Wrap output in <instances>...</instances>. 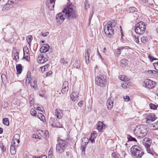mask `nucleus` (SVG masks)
<instances>
[{
  "instance_id": "f257e3e1",
  "label": "nucleus",
  "mask_w": 158,
  "mask_h": 158,
  "mask_svg": "<svg viewBox=\"0 0 158 158\" xmlns=\"http://www.w3.org/2000/svg\"><path fill=\"white\" fill-rule=\"evenodd\" d=\"M62 12L65 14L64 17L71 21L76 19L78 16L76 7L71 5L67 6Z\"/></svg>"
},
{
  "instance_id": "f03ea898",
  "label": "nucleus",
  "mask_w": 158,
  "mask_h": 158,
  "mask_svg": "<svg viewBox=\"0 0 158 158\" xmlns=\"http://www.w3.org/2000/svg\"><path fill=\"white\" fill-rule=\"evenodd\" d=\"M135 135L140 137L145 136L148 133L147 128L143 125L137 126L133 130Z\"/></svg>"
},
{
  "instance_id": "7ed1b4c3",
  "label": "nucleus",
  "mask_w": 158,
  "mask_h": 158,
  "mask_svg": "<svg viewBox=\"0 0 158 158\" xmlns=\"http://www.w3.org/2000/svg\"><path fill=\"white\" fill-rule=\"evenodd\" d=\"M131 152L132 156L137 158H141L144 154L142 148L138 145H135L132 146L131 149Z\"/></svg>"
},
{
  "instance_id": "20e7f679",
  "label": "nucleus",
  "mask_w": 158,
  "mask_h": 158,
  "mask_svg": "<svg viewBox=\"0 0 158 158\" xmlns=\"http://www.w3.org/2000/svg\"><path fill=\"white\" fill-rule=\"evenodd\" d=\"M95 83L99 86L106 87L107 84L106 76L105 75L97 76L95 79Z\"/></svg>"
},
{
  "instance_id": "39448f33",
  "label": "nucleus",
  "mask_w": 158,
  "mask_h": 158,
  "mask_svg": "<svg viewBox=\"0 0 158 158\" xmlns=\"http://www.w3.org/2000/svg\"><path fill=\"white\" fill-rule=\"evenodd\" d=\"M59 140V143L56 144V150L57 152L61 153L64 152L65 147L67 146L68 143L65 142L67 139H60Z\"/></svg>"
},
{
  "instance_id": "423d86ee",
  "label": "nucleus",
  "mask_w": 158,
  "mask_h": 158,
  "mask_svg": "<svg viewBox=\"0 0 158 158\" xmlns=\"http://www.w3.org/2000/svg\"><path fill=\"white\" fill-rule=\"evenodd\" d=\"M146 28L145 23L140 21L135 24V31L138 34H142L145 32Z\"/></svg>"
},
{
  "instance_id": "0eeeda50",
  "label": "nucleus",
  "mask_w": 158,
  "mask_h": 158,
  "mask_svg": "<svg viewBox=\"0 0 158 158\" xmlns=\"http://www.w3.org/2000/svg\"><path fill=\"white\" fill-rule=\"evenodd\" d=\"M143 143L145 146L148 153L153 156L154 152L150 148V146L152 143L151 140L149 138L146 137L143 140Z\"/></svg>"
},
{
  "instance_id": "6e6552de",
  "label": "nucleus",
  "mask_w": 158,
  "mask_h": 158,
  "mask_svg": "<svg viewBox=\"0 0 158 158\" xmlns=\"http://www.w3.org/2000/svg\"><path fill=\"white\" fill-rule=\"evenodd\" d=\"M31 73H29L28 72L27 75L26 82H27L28 83H30V85L31 87H32L35 90L37 89V81L35 78H32L30 76Z\"/></svg>"
},
{
  "instance_id": "1a4fd4ad",
  "label": "nucleus",
  "mask_w": 158,
  "mask_h": 158,
  "mask_svg": "<svg viewBox=\"0 0 158 158\" xmlns=\"http://www.w3.org/2000/svg\"><path fill=\"white\" fill-rule=\"evenodd\" d=\"M104 31L107 37L109 38L113 37L114 34V29L106 25L104 27Z\"/></svg>"
},
{
  "instance_id": "9d476101",
  "label": "nucleus",
  "mask_w": 158,
  "mask_h": 158,
  "mask_svg": "<svg viewBox=\"0 0 158 158\" xmlns=\"http://www.w3.org/2000/svg\"><path fill=\"white\" fill-rule=\"evenodd\" d=\"M156 85L155 82L150 79H146L143 82V85L149 89H152Z\"/></svg>"
},
{
  "instance_id": "9b49d317",
  "label": "nucleus",
  "mask_w": 158,
  "mask_h": 158,
  "mask_svg": "<svg viewBox=\"0 0 158 158\" xmlns=\"http://www.w3.org/2000/svg\"><path fill=\"white\" fill-rule=\"evenodd\" d=\"M49 123L53 127L62 128V125L58 121L56 118L51 117L50 119Z\"/></svg>"
},
{
  "instance_id": "f8f14e48",
  "label": "nucleus",
  "mask_w": 158,
  "mask_h": 158,
  "mask_svg": "<svg viewBox=\"0 0 158 158\" xmlns=\"http://www.w3.org/2000/svg\"><path fill=\"white\" fill-rule=\"evenodd\" d=\"M15 4L16 2L15 0H9L7 3L4 6L2 10L4 11L8 10Z\"/></svg>"
},
{
  "instance_id": "ddd939ff",
  "label": "nucleus",
  "mask_w": 158,
  "mask_h": 158,
  "mask_svg": "<svg viewBox=\"0 0 158 158\" xmlns=\"http://www.w3.org/2000/svg\"><path fill=\"white\" fill-rule=\"evenodd\" d=\"M145 118L147 123H150L154 121L157 118L155 115L153 113L146 114Z\"/></svg>"
},
{
  "instance_id": "4468645a",
  "label": "nucleus",
  "mask_w": 158,
  "mask_h": 158,
  "mask_svg": "<svg viewBox=\"0 0 158 158\" xmlns=\"http://www.w3.org/2000/svg\"><path fill=\"white\" fill-rule=\"evenodd\" d=\"M48 59V57L46 53H44L40 56H39L37 58V61L40 64H43L46 62Z\"/></svg>"
},
{
  "instance_id": "2eb2a0df",
  "label": "nucleus",
  "mask_w": 158,
  "mask_h": 158,
  "mask_svg": "<svg viewBox=\"0 0 158 158\" xmlns=\"http://www.w3.org/2000/svg\"><path fill=\"white\" fill-rule=\"evenodd\" d=\"M56 0H47L46 5L47 7L50 10H53L55 6Z\"/></svg>"
},
{
  "instance_id": "dca6fc26",
  "label": "nucleus",
  "mask_w": 158,
  "mask_h": 158,
  "mask_svg": "<svg viewBox=\"0 0 158 158\" xmlns=\"http://www.w3.org/2000/svg\"><path fill=\"white\" fill-rule=\"evenodd\" d=\"M23 57L27 61H29L30 59L29 50L27 47L25 46L23 48Z\"/></svg>"
},
{
  "instance_id": "f3484780",
  "label": "nucleus",
  "mask_w": 158,
  "mask_h": 158,
  "mask_svg": "<svg viewBox=\"0 0 158 158\" xmlns=\"http://www.w3.org/2000/svg\"><path fill=\"white\" fill-rule=\"evenodd\" d=\"M65 17L62 13H59L56 15V19L57 23L60 24L64 21Z\"/></svg>"
},
{
  "instance_id": "a211bd4d",
  "label": "nucleus",
  "mask_w": 158,
  "mask_h": 158,
  "mask_svg": "<svg viewBox=\"0 0 158 158\" xmlns=\"http://www.w3.org/2000/svg\"><path fill=\"white\" fill-rule=\"evenodd\" d=\"M69 89L68 82V81H65L63 83L61 92L63 94H64L68 91Z\"/></svg>"
},
{
  "instance_id": "6ab92c4d",
  "label": "nucleus",
  "mask_w": 158,
  "mask_h": 158,
  "mask_svg": "<svg viewBox=\"0 0 158 158\" xmlns=\"http://www.w3.org/2000/svg\"><path fill=\"white\" fill-rule=\"evenodd\" d=\"M97 125V129L100 132H102V130L105 129L106 127L105 124L100 121H99L98 122Z\"/></svg>"
},
{
  "instance_id": "aec40b11",
  "label": "nucleus",
  "mask_w": 158,
  "mask_h": 158,
  "mask_svg": "<svg viewBox=\"0 0 158 158\" xmlns=\"http://www.w3.org/2000/svg\"><path fill=\"white\" fill-rule=\"evenodd\" d=\"M50 46L48 44H44L40 49V52L41 53H45L49 50Z\"/></svg>"
},
{
  "instance_id": "412c9836",
  "label": "nucleus",
  "mask_w": 158,
  "mask_h": 158,
  "mask_svg": "<svg viewBox=\"0 0 158 158\" xmlns=\"http://www.w3.org/2000/svg\"><path fill=\"white\" fill-rule=\"evenodd\" d=\"M91 52V50L89 48H88L87 49V51H85V60L86 64H88L89 63V53Z\"/></svg>"
},
{
  "instance_id": "4be33fe9",
  "label": "nucleus",
  "mask_w": 158,
  "mask_h": 158,
  "mask_svg": "<svg viewBox=\"0 0 158 158\" xmlns=\"http://www.w3.org/2000/svg\"><path fill=\"white\" fill-rule=\"evenodd\" d=\"M78 93L77 92H73L70 95L72 100L74 102L77 101L78 98Z\"/></svg>"
},
{
  "instance_id": "5701e85b",
  "label": "nucleus",
  "mask_w": 158,
  "mask_h": 158,
  "mask_svg": "<svg viewBox=\"0 0 158 158\" xmlns=\"http://www.w3.org/2000/svg\"><path fill=\"white\" fill-rule=\"evenodd\" d=\"M113 101L110 99H108L107 101L106 105L107 108L108 110H111L113 106Z\"/></svg>"
},
{
  "instance_id": "b1692460",
  "label": "nucleus",
  "mask_w": 158,
  "mask_h": 158,
  "mask_svg": "<svg viewBox=\"0 0 158 158\" xmlns=\"http://www.w3.org/2000/svg\"><path fill=\"white\" fill-rule=\"evenodd\" d=\"M116 24V22L114 20H111L107 23L106 25L113 28Z\"/></svg>"
},
{
  "instance_id": "393cba45",
  "label": "nucleus",
  "mask_w": 158,
  "mask_h": 158,
  "mask_svg": "<svg viewBox=\"0 0 158 158\" xmlns=\"http://www.w3.org/2000/svg\"><path fill=\"white\" fill-rule=\"evenodd\" d=\"M118 77L121 80L124 82L128 81L130 80V79L129 78L124 75H120Z\"/></svg>"
},
{
  "instance_id": "a878e982",
  "label": "nucleus",
  "mask_w": 158,
  "mask_h": 158,
  "mask_svg": "<svg viewBox=\"0 0 158 158\" xmlns=\"http://www.w3.org/2000/svg\"><path fill=\"white\" fill-rule=\"evenodd\" d=\"M18 146V144H16L15 145H11L10 147V152L12 155L14 154L16 152V150L15 148V146Z\"/></svg>"
},
{
  "instance_id": "bb28decb",
  "label": "nucleus",
  "mask_w": 158,
  "mask_h": 158,
  "mask_svg": "<svg viewBox=\"0 0 158 158\" xmlns=\"http://www.w3.org/2000/svg\"><path fill=\"white\" fill-rule=\"evenodd\" d=\"M16 69L17 74H20L22 73V65L21 64H18L16 66Z\"/></svg>"
},
{
  "instance_id": "cd10ccee",
  "label": "nucleus",
  "mask_w": 158,
  "mask_h": 158,
  "mask_svg": "<svg viewBox=\"0 0 158 158\" xmlns=\"http://www.w3.org/2000/svg\"><path fill=\"white\" fill-rule=\"evenodd\" d=\"M150 129L152 130H156L158 129V121L155 123L152 124L150 127Z\"/></svg>"
},
{
  "instance_id": "c85d7f7f",
  "label": "nucleus",
  "mask_w": 158,
  "mask_h": 158,
  "mask_svg": "<svg viewBox=\"0 0 158 158\" xmlns=\"http://www.w3.org/2000/svg\"><path fill=\"white\" fill-rule=\"evenodd\" d=\"M40 134V135L44 137H48L49 136L48 132V131H41Z\"/></svg>"
},
{
  "instance_id": "c756f323",
  "label": "nucleus",
  "mask_w": 158,
  "mask_h": 158,
  "mask_svg": "<svg viewBox=\"0 0 158 158\" xmlns=\"http://www.w3.org/2000/svg\"><path fill=\"white\" fill-rule=\"evenodd\" d=\"M49 67V64H47L45 65L42 66L40 67V68L41 69V71L42 72H44L46 70H47L48 68Z\"/></svg>"
},
{
  "instance_id": "7c9ffc66",
  "label": "nucleus",
  "mask_w": 158,
  "mask_h": 158,
  "mask_svg": "<svg viewBox=\"0 0 158 158\" xmlns=\"http://www.w3.org/2000/svg\"><path fill=\"white\" fill-rule=\"evenodd\" d=\"M121 63L123 67L125 66L128 64V61L126 59H123L121 60Z\"/></svg>"
},
{
  "instance_id": "2f4dec72",
  "label": "nucleus",
  "mask_w": 158,
  "mask_h": 158,
  "mask_svg": "<svg viewBox=\"0 0 158 158\" xmlns=\"http://www.w3.org/2000/svg\"><path fill=\"white\" fill-rule=\"evenodd\" d=\"M60 110L59 112V111L57 110H56L55 112V115L56 116L57 118L58 119L62 117L61 114H62V113H60Z\"/></svg>"
},
{
  "instance_id": "473e14b6",
  "label": "nucleus",
  "mask_w": 158,
  "mask_h": 158,
  "mask_svg": "<svg viewBox=\"0 0 158 158\" xmlns=\"http://www.w3.org/2000/svg\"><path fill=\"white\" fill-rule=\"evenodd\" d=\"M38 117L41 120L44 122L45 120V117L41 113H38L37 114Z\"/></svg>"
},
{
  "instance_id": "72a5a7b5",
  "label": "nucleus",
  "mask_w": 158,
  "mask_h": 158,
  "mask_svg": "<svg viewBox=\"0 0 158 158\" xmlns=\"http://www.w3.org/2000/svg\"><path fill=\"white\" fill-rule=\"evenodd\" d=\"M19 52H16L13 54V56H14V59L16 62H18L19 60Z\"/></svg>"
},
{
  "instance_id": "f704fd0d",
  "label": "nucleus",
  "mask_w": 158,
  "mask_h": 158,
  "mask_svg": "<svg viewBox=\"0 0 158 158\" xmlns=\"http://www.w3.org/2000/svg\"><path fill=\"white\" fill-rule=\"evenodd\" d=\"M130 86L128 81L124 82L122 85V87L124 89L128 88Z\"/></svg>"
},
{
  "instance_id": "c9c22d12",
  "label": "nucleus",
  "mask_w": 158,
  "mask_h": 158,
  "mask_svg": "<svg viewBox=\"0 0 158 158\" xmlns=\"http://www.w3.org/2000/svg\"><path fill=\"white\" fill-rule=\"evenodd\" d=\"M129 10L130 13H133L137 12L138 11L137 9L135 7H132L129 8Z\"/></svg>"
},
{
  "instance_id": "e433bc0d",
  "label": "nucleus",
  "mask_w": 158,
  "mask_h": 158,
  "mask_svg": "<svg viewBox=\"0 0 158 158\" xmlns=\"http://www.w3.org/2000/svg\"><path fill=\"white\" fill-rule=\"evenodd\" d=\"M84 4L85 9L87 10L90 7L89 4V3L88 1L87 0H85Z\"/></svg>"
},
{
  "instance_id": "4c0bfd02",
  "label": "nucleus",
  "mask_w": 158,
  "mask_h": 158,
  "mask_svg": "<svg viewBox=\"0 0 158 158\" xmlns=\"http://www.w3.org/2000/svg\"><path fill=\"white\" fill-rule=\"evenodd\" d=\"M3 123L4 125L8 126L9 124V122L7 118H4L3 119Z\"/></svg>"
},
{
  "instance_id": "58836bf2",
  "label": "nucleus",
  "mask_w": 158,
  "mask_h": 158,
  "mask_svg": "<svg viewBox=\"0 0 158 158\" xmlns=\"http://www.w3.org/2000/svg\"><path fill=\"white\" fill-rule=\"evenodd\" d=\"M127 138L128 141H133L136 142V139L135 138H134L130 136V135H128Z\"/></svg>"
},
{
  "instance_id": "ea45409f",
  "label": "nucleus",
  "mask_w": 158,
  "mask_h": 158,
  "mask_svg": "<svg viewBox=\"0 0 158 158\" xmlns=\"http://www.w3.org/2000/svg\"><path fill=\"white\" fill-rule=\"evenodd\" d=\"M112 158H119V155L115 152H113L111 154Z\"/></svg>"
},
{
  "instance_id": "a19ab883",
  "label": "nucleus",
  "mask_w": 158,
  "mask_h": 158,
  "mask_svg": "<svg viewBox=\"0 0 158 158\" xmlns=\"http://www.w3.org/2000/svg\"><path fill=\"white\" fill-rule=\"evenodd\" d=\"M124 49V47H121L118 48L117 49V56H119L121 53V50Z\"/></svg>"
},
{
  "instance_id": "79ce46f5",
  "label": "nucleus",
  "mask_w": 158,
  "mask_h": 158,
  "mask_svg": "<svg viewBox=\"0 0 158 158\" xmlns=\"http://www.w3.org/2000/svg\"><path fill=\"white\" fill-rule=\"evenodd\" d=\"M151 109L156 110L157 109L158 106L155 105L152 103H150L149 105Z\"/></svg>"
},
{
  "instance_id": "37998d69",
  "label": "nucleus",
  "mask_w": 158,
  "mask_h": 158,
  "mask_svg": "<svg viewBox=\"0 0 158 158\" xmlns=\"http://www.w3.org/2000/svg\"><path fill=\"white\" fill-rule=\"evenodd\" d=\"M82 140L83 143H85V145H87L88 143L89 140L88 138L86 137L83 138Z\"/></svg>"
},
{
  "instance_id": "c03bdc74",
  "label": "nucleus",
  "mask_w": 158,
  "mask_h": 158,
  "mask_svg": "<svg viewBox=\"0 0 158 158\" xmlns=\"http://www.w3.org/2000/svg\"><path fill=\"white\" fill-rule=\"evenodd\" d=\"M74 66L77 68H78L80 67V62L79 61H77L76 62L73 64Z\"/></svg>"
},
{
  "instance_id": "a18cd8bd",
  "label": "nucleus",
  "mask_w": 158,
  "mask_h": 158,
  "mask_svg": "<svg viewBox=\"0 0 158 158\" xmlns=\"http://www.w3.org/2000/svg\"><path fill=\"white\" fill-rule=\"evenodd\" d=\"M20 135L19 134H16L14 136L13 139H15L18 140V141H19L20 139Z\"/></svg>"
},
{
  "instance_id": "49530a36",
  "label": "nucleus",
  "mask_w": 158,
  "mask_h": 158,
  "mask_svg": "<svg viewBox=\"0 0 158 158\" xmlns=\"http://www.w3.org/2000/svg\"><path fill=\"white\" fill-rule=\"evenodd\" d=\"M148 58L151 61H152L153 60H157V59L156 58H154L150 54H149L148 56Z\"/></svg>"
},
{
  "instance_id": "de8ad7c7",
  "label": "nucleus",
  "mask_w": 158,
  "mask_h": 158,
  "mask_svg": "<svg viewBox=\"0 0 158 158\" xmlns=\"http://www.w3.org/2000/svg\"><path fill=\"white\" fill-rule=\"evenodd\" d=\"M27 39L29 40L28 42V44L30 45L31 43V41L33 39V37L32 35H29L27 36Z\"/></svg>"
},
{
  "instance_id": "09e8293b",
  "label": "nucleus",
  "mask_w": 158,
  "mask_h": 158,
  "mask_svg": "<svg viewBox=\"0 0 158 158\" xmlns=\"http://www.w3.org/2000/svg\"><path fill=\"white\" fill-rule=\"evenodd\" d=\"M153 66L155 69L158 71V61L154 63H153Z\"/></svg>"
},
{
  "instance_id": "8fccbe9b",
  "label": "nucleus",
  "mask_w": 158,
  "mask_h": 158,
  "mask_svg": "<svg viewBox=\"0 0 158 158\" xmlns=\"http://www.w3.org/2000/svg\"><path fill=\"white\" fill-rule=\"evenodd\" d=\"M60 62L61 63H63L64 64H67L68 62V61L65 60L63 58H62L60 59Z\"/></svg>"
},
{
  "instance_id": "3c124183",
  "label": "nucleus",
  "mask_w": 158,
  "mask_h": 158,
  "mask_svg": "<svg viewBox=\"0 0 158 158\" xmlns=\"http://www.w3.org/2000/svg\"><path fill=\"white\" fill-rule=\"evenodd\" d=\"M97 136V132L95 131H93L91 134V137L96 138Z\"/></svg>"
},
{
  "instance_id": "603ef678",
  "label": "nucleus",
  "mask_w": 158,
  "mask_h": 158,
  "mask_svg": "<svg viewBox=\"0 0 158 158\" xmlns=\"http://www.w3.org/2000/svg\"><path fill=\"white\" fill-rule=\"evenodd\" d=\"M1 146L0 147L1 148L2 150L4 152H5L6 151V148L3 145V143H1Z\"/></svg>"
},
{
  "instance_id": "864d4df0",
  "label": "nucleus",
  "mask_w": 158,
  "mask_h": 158,
  "mask_svg": "<svg viewBox=\"0 0 158 158\" xmlns=\"http://www.w3.org/2000/svg\"><path fill=\"white\" fill-rule=\"evenodd\" d=\"M16 142L17 143V144H18L20 142V140H19V141H18V139L16 140L15 139H13L12 140L11 142L12 144H15Z\"/></svg>"
},
{
  "instance_id": "5fc2aeb1",
  "label": "nucleus",
  "mask_w": 158,
  "mask_h": 158,
  "mask_svg": "<svg viewBox=\"0 0 158 158\" xmlns=\"http://www.w3.org/2000/svg\"><path fill=\"white\" fill-rule=\"evenodd\" d=\"M123 98L126 102H128L130 99L129 97L128 96H124Z\"/></svg>"
},
{
  "instance_id": "6e6d98bb",
  "label": "nucleus",
  "mask_w": 158,
  "mask_h": 158,
  "mask_svg": "<svg viewBox=\"0 0 158 158\" xmlns=\"http://www.w3.org/2000/svg\"><path fill=\"white\" fill-rule=\"evenodd\" d=\"M146 39L147 38L146 37L143 36L141 39V41L142 43H145L146 42Z\"/></svg>"
},
{
  "instance_id": "4d7b16f0",
  "label": "nucleus",
  "mask_w": 158,
  "mask_h": 158,
  "mask_svg": "<svg viewBox=\"0 0 158 158\" xmlns=\"http://www.w3.org/2000/svg\"><path fill=\"white\" fill-rule=\"evenodd\" d=\"M30 113L31 115L35 116L36 114V112L34 109H32L30 111Z\"/></svg>"
},
{
  "instance_id": "13d9d810",
  "label": "nucleus",
  "mask_w": 158,
  "mask_h": 158,
  "mask_svg": "<svg viewBox=\"0 0 158 158\" xmlns=\"http://www.w3.org/2000/svg\"><path fill=\"white\" fill-rule=\"evenodd\" d=\"M97 55H98V56L99 57V58H100L102 60H102H103V59L102 58L101 55L100 54L99 51H98V49L97 50Z\"/></svg>"
},
{
  "instance_id": "bf43d9fd",
  "label": "nucleus",
  "mask_w": 158,
  "mask_h": 158,
  "mask_svg": "<svg viewBox=\"0 0 158 158\" xmlns=\"http://www.w3.org/2000/svg\"><path fill=\"white\" fill-rule=\"evenodd\" d=\"M8 106V103L7 102H4L2 105V107L4 108H7Z\"/></svg>"
},
{
  "instance_id": "052dcab7",
  "label": "nucleus",
  "mask_w": 158,
  "mask_h": 158,
  "mask_svg": "<svg viewBox=\"0 0 158 158\" xmlns=\"http://www.w3.org/2000/svg\"><path fill=\"white\" fill-rule=\"evenodd\" d=\"M49 34V32H46L41 34L44 37H46Z\"/></svg>"
},
{
  "instance_id": "680f3d73",
  "label": "nucleus",
  "mask_w": 158,
  "mask_h": 158,
  "mask_svg": "<svg viewBox=\"0 0 158 158\" xmlns=\"http://www.w3.org/2000/svg\"><path fill=\"white\" fill-rule=\"evenodd\" d=\"M134 38L135 39V41L136 42V43H138L139 42V41L138 36L137 37L136 36L134 35Z\"/></svg>"
},
{
  "instance_id": "e2e57ef3",
  "label": "nucleus",
  "mask_w": 158,
  "mask_h": 158,
  "mask_svg": "<svg viewBox=\"0 0 158 158\" xmlns=\"http://www.w3.org/2000/svg\"><path fill=\"white\" fill-rule=\"evenodd\" d=\"M52 72L51 71H50L48 72L46 74V76H49L50 75L52 74Z\"/></svg>"
},
{
  "instance_id": "0e129e2a",
  "label": "nucleus",
  "mask_w": 158,
  "mask_h": 158,
  "mask_svg": "<svg viewBox=\"0 0 158 158\" xmlns=\"http://www.w3.org/2000/svg\"><path fill=\"white\" fill-rule=\"evenodd\" d=\"M141 3H146L148 2V0H139Z\"/></svg>"
},
{
  "instance_id": "69168bd1",
  "label": "nucleus",
  "mask_w": 158,
  "mask_h": 158,
  "mask_svg": "<svg viewBox=\"0 0 158 158\" xmlns=\"http://www.w3.org/2000/svg\"><path fill=\"white\" fill-rule=\"evenodd\" d=\"M82 104H83V101L82 100V101L79 102L78 103V105L79 106L81 107V106H82Z\"/></svg>"
},
{
  "instance_id": "338daca9",
  "label": "nucleus",
  "mask_w": 158,
  "mask_h": 158,
  "mask_svg": "<svg viewBox=\"0 0 158 158\" xmlns=\"http://www.w3.org/2000/svg\"><path fill=\"white\" fill-rule=\"evenodd\" d=\"M29 101L30 103L31 104L33 105V104L34 102V100H31V98H29Z\"/></svg>"
},
{
  "instance_id": "774afa93",
  "label": "nucleus",
  "mask_w": 158,
  "mask_h": 158,
  "mask_svg": "<svg viewBox=\"0 0 158 158\" xmlns=\"http://www.w3.org/2000/svg\"><path fill=\"white\" fill-rule=\"evenodd\" d=\"M94 137H91L90 138V140L91 141L92 143H93V142L94 141Z\"/></svg>"
}]
</instances>
